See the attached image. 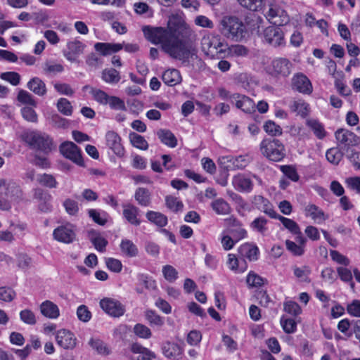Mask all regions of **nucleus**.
I'll use <instances>...</instances> for the list:
<instances>
[{
    "mask_svg": "<svg viewBox=\"0 0 360 360\" xmlns=\"http://www.w3.org/2000/svg\"><path fill=\"white\" fill-rule=\"evenodd\" d=\"M145 37L154 44H161L162 49L171 57L183 63L195 55V50L172 32L162 27H144Z\"/></svg>",
    "mask_w": 360,
    "mask_h": 360,
    "instance_id": "1",
    "label": "nucleus"
},
{
    "mask_svg": "<svg viewBox=\"0 0 360 360\" xmlns=\"http://www.w3.org/2000/svg\"><path fill=\"white\" fill-rule=\"evenodd\" d=\"M22 139L34 150L48 154L56 148L52 138L39 131H26L22 134Z\"/></svg>",
    "mask_w": 360,
    "mask_h": 360,
    "instance_id": "2",
    "label": "nucleus"
},
{
    "mask_svg": "<svg viewBox=\"0 0 360 360\" xmlns=\"http://www.w3.org/2000/svg\"><path fill=\"white\" fill-rule=\"evenodd\" d=\"M219 30L227 38L236 41L243 39L247 33L245 25L234 16L223 17L219 23Z\"/></svg>",
    "mask_w": 360,
    "mask_h": 360,
    "instance_id": "3",
    "label": "nucleus"
},
{
    "mask_svg": "<svg viewBox=\"0 0 360 360\" xmlns=\"http://www.w3.org/2000/svg\"><path fill=\"white\" fill-rule=\"evenodd\" d=\"M259 148L262 154L271 161L278 162L285 157L284 146L278 139H264Z\"/></svg>",
    "mask_w": 360,
    "mask_h": 360,
    "instance_id": "4",
    "label": "nucleus"
},
{
    "mask_svg": "<svg viewBox=\"0 0 360 360\" xmlns=\"http://www.w3.org/2000/svg\"><path fill=\"white\" fill-rule=\"evenodd\" d=\"M268 7L265 16L271 24L276 26H283L289 22V16L281 5L276 2H271Z\"/></svg>",
    "mask_w": 360,
    "mask_h": 360,
    "instance_id": "5",
    "label": "nucleus"
},
{
    "mask_svg": "<svg viewBox=\"0 0 360 360\" xmlns=\"http://www.w3.org/2000/svg\"><path fill=\"white\" fill-rule=\"evenodd\" d=\"M335 136L338 141V146L346 153H347V149L352 150L359 143V137L354 132L346 129H338Z\"/></svg>",
    "mask_w": 360,
    "mask_h": 360,
    "instance_id": "6",
    "label": "nucleus"
},
{
    "mask_svg": "<svg viewBox=\"0 0 360 360\" xmlns=\"http://www.w3.org/2000/svg\"><path fill=\"white\" fill-rule=\"evenodd\" d=\"M292 64L287 58H278L273 60L268 67V72L276 77H287L292 71Z\"/></svg>",
    "mask_w": 360,
    "mask_h": 360,
    "instance_id": "7",
    "label": "nucleus"
},
{
    "mask_svg": "<svg viewBox=\"0 0 360 360\" xmlns=\"http://www.w3.org/2000/svg\"><path fill=\"white\" fill-rule=\"evenodd\" d=\"M53 236L58 242L72 243L76 238V226L71 223L58 226L53 230Z\"/></svg>",
    "mask_w": 360,
    "mask_h": 360,
    "instance_id": "8",
    "label": "nucleus"
},
{
    "mask_svg": "<svg viewBox=\"0 0 360 360\" xmlns=\"http://www.w3.org/2000/svg\"><path fill=\"white\" fill-rule=\"evenodd\" d=\"M60 151L66 158L72 160L79 166H84L79 148L73 142L65 141L60 146Z\"/></svg>",
    "mask_w": 360,
    "mask_h": 360,
    "instance_id": "9",
    "label": "nucleus"
},
{
    "mask_svg": "<svg viewBox=\"0 0 360 360\" xmlns=\"http://www.w3.org/2000/svg\"><path fill=\"white\" fill-rule=\"evenodd\" d=\"M281 26H269L264 31L265 41L273 46L277 47L285 44L284 34Z\"/></svg>",
    "mask_w": 360,
    "mask_h": 360,
    "instance_id": "10",
    "label": "nucleus"
},
{
    "mask_svg": "<svg viewBox=\"0 0 360 360\" xmlns=\"http://www.w3.org/2000/svg\"><path fill=\"white\" fill-rule=\"evenodd\" d=\"M86 45L82 41L74 39L68 41L67 49L63 51L64 57L71 63L78 62V57L84 53Z\"/></svg>",
    "mask_w": 360,
    "mask_h": 360,
    "instance_id": "11",
    "label": "nucleus"
},
{
    "mask_svg": "<svg viewBox=\"0 0 360 360\" xmlns=\"http://www.w3.org/2000/svg\"><path fill=\"white\" fill-rule=\"evenodd\" d=\"M226 45L224 44L218 37L204 38L202 42V51L213 57L216 53H221L225 51Z\"/></svg>",
    "mask_w": 360,
    "mask_h": 360,
    "instance_id": "12",
    "label": "nucleus"
},
{
    "mask_svg": "<svg viewBox=\"0 0 360 360\" xmlns=\"http://www.w3.org/2000/svg\"><path fill=\"white\" fill-rule=\"evenodd\" d=\"M33 198L38 202V210L43 213H49L52 211V196L49 192L37 188L33 190Z\"/></svg>",
    "mask_w": 360,
    "mask_h": 360,
    "instance_id": "13",
    "label": "nucleus"
},
{
    "mask_svg": "<svg viewBox=\"0 0 360 360\" xmlns=\"http://www.w3.org/2000/svg\"><path fill=\"white\" fill-rule=\"evenodd\" d=\"M292 88L298 92L309 95L313 91V86L309 78L303 73L298 72L292 78Z\"/></svg>",
    "mask_w": 360,
    "mask_h": 360,
    "instance_id": "14",
    "label": "nucleus"
},
{
    "mask_svg": "<svg viewBox=\"0 0 360 360\" xmlns=\"http://www.w3.org/2000/svg\"><path fill=\"white\" fill-rule=\"evenodd\" d=\"M4 195L11 201L16 200L21 198L22 191L20 187L13 181H6L0 179V195Z\"/></svg>",
    "mask_w": 360,
    "mask_h": 360,
    "instance_id": "15",
    "label": "nucleus"
},
{
    "mask_svg": "<svg viewBox=\"0 0 360 360\" xmlns=\"http://www.w3.org/2000/svg\"><path fill=\"white\" fill-rule=\"evenodd\" d=\"M100 307L106 314L112 317H120L125 311L124 307L119 301L111 298L101 300Z\"/></svg>",
    "mask_w": 360,
    "mask_h": 360,
    "instance_id": "16",
    "label": "nucleus"
},
{
    "mask_svg": "<svg viewBox=\"0 0 360 360\" xmlns=\"http://www.w3.org/2000/svg\"><path fill=\"white\" fill-rule=\"evenodd\" d=\"M231 101L235 103L237 108L241 110L245 113H253L255 112V104L253 100L245 95L240 94H233L231 96Z\"/></svg>",
    "mask_w": 360,
    "mask_h": 360,
    "instance_id": "17",
    "label": "nucleus"
},
{
    "mask_svg": "<svg viewBox=\"0 0 360 360\" xmlns=\"http://www.w3.org/2000/svg\"><path fill=\"white\" fill-rule=\"evenodd\" d=\"M57 344L65 349H72L76 346L77 339L70 330L62 329L56 334Z\"/></svg>",
    "mask_w": 360,
    "mask_h": 360,
    "instance_id": "18",
    "label": "nucleus"
},
{
    "mask_svg": "<svg viewBox=\"0 0 360 360\" xmlns=\"http://www.w3.org/2000/svg\"><path fill=\"white\" fill-rule=\"evenodd\" d=\"M105 142L114 153L118 157L124 155V148L121 143V138L114 131H108L105 134Z\"/></svg>",
    "mask_w": 360,
    "mask_h": 360,
    "instance_id": "19",
    "label": "nucleus"
},
{
    "mask_svg": "<svg viewBox=\"0 0 360 360\" xmlns=\"http://www.w3.org/2000/svg\"><path fill=\"white\" fill-rule=\"evenodd\" d=\"M238 253L243 259L246 258L250 262H255L259 258V250L255 244L246 243L239 247Z\"/></svg>",
    "mask_w": 360,
    "mask_h": 360,
    "instance_id": "20",
    "label": "nucleus"
},
{
    "mask_svg": "<svg viewBox=\"0 0 360 360\" xmlns=\"http://www.w3.org/2000/svg\"><path fill=\"white\" fill-rule=\"evenodd\" d=\"M139 212L140 210L131 204L123 205V217L134 226H138L141 224V220L139 219Z\"/></svg>",
    "mask_w": 360,
    "mask_h": 360,
    "instance_id": "21",
    "label": "nucleus"
},
{
    "mask_svg": "<svg viewBox=\"0 0 360 360\" xmlns=\"http://www.w3.org/2000/svg\"><path fill=\"white\" fill-rule=\"evenodd\" d=\"M162 352L165 357L177 359L183 354V349L178 344L167 341L162 344Z\"/></svg>",
    "mask_w": 360,
    "mask_h": 360,
    "instance_id": "22",
    "label": "nucleus"
},
{
    "mask_svg": "<svg viewBox=\"0 0 360 360\" xmlns=\"http://www.w3.org/2000/svg\"><path fill=\"white\" fill-rule=\"evenodd\" d=\"M254 203L259 210L272 219H274L278 214L269 200L262 195L255 196Z\"/></svg>",
    "mask_w": 360,
    "mask_h": 360,
    "instance_id": "23",
    "label": "nucleus"
},
{
    "mask_svg": "<svg viewBox=\"0 0 360 360\" xmlns=\"http://www.w3.org/2000/svg\"><path fill=\"white\" fill-rule=\"evenodd\" d=\"M40 312L46 318L55 319L60 315L58 307L49 300H46L40 304Z\"/></svg>",
    "mask_w": 360,
    "mask_h": 360,
    "instance_id": "24",
    "label": "nucleus"
},
{
    "mask_svg": "<svg viewBox=\"0 0 360 360\" xmlns=\"http://www.w3.org/2000/svg\"><path fill=\"white\" fill-rule=\"evenodd\" d=\"M227 265L231 271L237 274L243 273L248 269V264L245 259H238L233 254L228 255Z\"/></svg>",
    "mask_w": 360,
    "mask_h": 360,
    "instance_id": "25",
    "label": "nucleus"
},
{
    "mask_svg": "<svg viewBox=\"0 0 360 360\" xmlns=\"http://www.w3.org/2000/svg\"><path fill=\"white\" fill-rule=\"evenodd\" d=\"M94 49L96 51L99 52L101 56H105L122 50L123 46L121 44L97 42L94 44Z\"/></svg>",
    "mask_w": 360,
    "mask_h": 360,
    "instance_id": "26",
    "label": "nucleus"
},
{
    "mask_svg": "<svg viewBox=\"0 0 360 360\" xmlns=\"http://www.w3.org/2000/svg\"><path fill=\"white\" fill-rule=\"evenodd\" d=\"M234 187L239 191L249 193L252 190V181L242 174L235 176L233 179Z\"/></svg>",
    "mask_w": 360,
    "mask_h": 360,
    "instance_id": "27",
    "label": "nucleus"
},
{
    "mask_svg": "<svg viewBox=\"0 0 360 360\" xmlns=\"http://www.w3.org/2000/svg\"><path fill=\"white\" fill-rule=\"evenodd\" d=\"M162 79L165 84L174 86L181 82V77L176 69H168L163 72Z\"/></svg>",
    "mask_w": 360,
    "mask_h": 360,
    "instance_id": "28",
    "label": "nucleus"
},
{
    "mask_svg": "<svg viewBox=\"0 0 360 360\" xmlns=\"http://www.w3.org/2000/svg\"><path fill=\"white\" fill-rule=\"evenodd\" d=\"M304 212L306 216L310 217L317 223H320L326 220L323 211L316 205L309 204L307 205L305 207Z\"/></svg>",
    "mask_w": 360,
    "mask_h": 360,
    "instance_id": "29",
    "label": "nucleus"
},
{
    "mask_svg": "<svg viewBox=\"0 0 360 360\" xmlns=\"http://www.w3.org/2000/svg\"><path fill=\"white\" fill-rule=\"evenodd\" d=\"M250 227L253 231L264 236L269 231L268 220L264 217H257L250 223Z\"/></svg>",
    "mask_w": 360,
    "mask_h": 360,
    "instance_id": "30",
    "label": "nucleus"
},
{
    "mask_svg": "<svg viewBox=\"0 0 360 360\" xmlns=\"http://www.w3.org/2000/svg\"><path fill=\"white\" fill-rule=\"evenodd\" d=\"M27 88L35 94L43 96L46 93L45 83L39 77H34L27 83Z\"/></svg>",
    "mask_w": 360,
    "mask_h": 360,
    "instance_id": "31",
    "label": "nucleus"
},
{
    "mask_svg": "<svg viewBox=\"0 0 360 360\" xmlns=\"http://www.w3.org/2000/svg\"><path fill=\"white\" fill-rule=\"evenodd\" d=\"M120 246L122 253L127 257H134L139 254L138 248L129 239L122 240Z\"/></svg>",
    "mask_w": 360,
    "mask_h": 360,
    "instance_id": "32",
    "label": "nucleus"
},
{
    "mask_svg": "<svg viewBox=\"0 0 360 360\" xmlns=\"http://www.w3.org/2000/svg\"><path fill=\"white\" fill-rule=\"evenodd\" d=\"M344 155H346V152L338 146L328 149L326 151V157L331 164L338 165L342 160Z\"/></svg>",
    "mask_w": 360,
    "mask_h": 360,
    "instance_id": "33",
    "label": "nucleus"
},
{
    "mask_svg": "<svg viewBox=\"0 0 360 360\" xmlns=\"http://www.w3.org/2000/svg\"><path fill=\"white\" fill-rule=\"evenodd\" d=\"M307 125L319 139H323L326 136L324 126L317 120H307Z\"/></svg>",
    "mask_w": 360,
    "mask_h": 360,
    "instance_id": "34",
    "label": "nucleus"
},
{
    "mask_svg": "<svg viewBox=\"0 0 360 360\" xmlns=\"http://www.w3.org/2000/svg\"><path fill=\"white\" fill-rule=\"evenodd\" d=\"M157 135L160 141L165 145L171 148H174L177 145V140L174 134L167 129H160Z\"/></svg>",
    "mask_w": 360,
    "mask_h": 360,
    "instance_id": "35",
    "label": "nucleus"
},
{
    "mask_svg": "<svg viewBox=\"0 0 360 360\" xmlns=\"http://www.w3.org/2000/svg\"><path fill=\"white\" fill-rule=\"evenodd\" d=\"M146 217L149 221L160 227H164L167 224V217L158 212L148 211Z\"/></svg>",
    "mask_w": 360,
    "mask_h": 360,
    "instance_id": "36",
    "label": "nucleus"
},
{
    "mask_svg": "<svg viewBox=\"0 0 360 360\" xmlns=\"http://www.w3.org/2000/svg\"><path fill=\"white\" fill-rule=\"evenodd\" d=\"M101 78L105 82L113 84L118 83L121 77L117 70L114 68H106L102 71Z\"/></svg>",
    "mask_w": 360,
    "mask_h": 360,
    "instance_id": "37",
    "label": "nucleus"
},
{
    "mask_svg": "<svg viewBox=\"0 0 360 360\" xmlns=\"http://www.w3.org/2000/svg\"><path fill=\"white\" fill-rule=\"evenodd\" d=\"M134 198L141 206H149L150 200V193L149 191L144 188H139L136 189Z\"/></svg>",
    "mask_w": 360,
    "mask_h": 360,
    "instance_id": "38",
    "label": "nucleus"
},
{
    "mask_svg": "<svg viewBox=\"0 0 360 360\" xmlns=\"http://www.w3.org/2000/svg\"><path fill=\"white\" fill-rule=\"evenodd\" d=\"M211 207L217 214H227L231 208L227 202L222 198H218L211 203Z\"/></svg>",
    "mask_w": 360,
    "mask_h": 360,
    "instance_id": "39",
    "label": "nucleus"
},
{
    "mask_svg": "<svg viewBox=\"0 0 360 360\" xmlns=\"http://www.w3.org/2000/svg\"><path fill=\"white\" fill-rule=\"evenodd\" d=\"M37 181L41 186L49 188H56L58 182L55 177L49 174H39L37 175Z\"/></svg>",
    "mask_w": 360,
    "mask_h": 360,
    "instance_id": "40",
    "label": "nucleus"
},
{
    "mask_svg": "<svg viewBox=\"0 0 360 360\" xmlns=\"http://www.w3.org/2000/svg\"><path fill=\"white\" fill-rule=\"evenodd\" d=\"M274 219H278L282 223L284 228L288 229L291 233H300V227L292 219L279 214H277Z\"/></svg>",
    "mask_w": 360,
    "mask_h": 360,
    "instance_id": "41",
    "label": "nucleus"
},
{
    "mask_svg": "<svg viewBox=\"0 0 360 360\" xmlns=\"http://www.w3.org/2000/svg\"><path fill=\"white\" fill-rule=\"evenodd\" d=\"M129 139L132 146L139 149L146 150L148 148V143L147 141L144 139L143 136L136 133H130Z\"/></svg>",
    "mask_w": 360,
    "mask_h": 360,
    "instance_id": "42",
    "label": "nucleus"
},
{
    "mask_svg": "<svg viewBox=\"0 0 360 360\" xmlns=\"http://www.w3.org/2000/svg\"><path fill=\"white\" fill-rule=\"evenodd\" d=\"M290 108L292 111L296 112L303 117L308 115L309 110V104L301 99L293 101L290 105Z\"/></svg>",
    "mask_w": 360,
    "mask_h": 360,
    "instance_id": "43",
    "label": "nucleus"
},
{
    "mask_svg": "<svg viewBox=\"0 0 360 360\" xmlns=\"http://www.w3.org/2000/svg\"><path fill=\"white\" fill-rule=\"evenodd\" d=\"M264 0H237L243 8L251 11H258L262 9Z\"/></svg>",
    "mask_w": 360,
    "mask_h": 360,
    "instance_id": "44",
    "label": "nucleus"
},
{
    "mask_svg": "<svg viewBox=\"0 0 360 360\" xmlns=\"http://www.w3.org/2000/svg\"><path fill=\"white\" fill-rule=\"evenodd\" d=\"M89 345L99 354L108 355L110 353L106 345L100 339L92 338L89 340Z\"/></svg>",
    "mask_w": 360,
    "mask_h": 360,
    "instance_id": "45",
    "label": "nucleus"
},
{
    "mask_svg": "<svg viewBox=\"0 0 360 360\" xmlns=\"http://www.w3.org/2000/svg\"><path fill=\"white\" fill-rule=\"evenodd\" d=\"M64 67L60 63L47 62L43 66V71L48 76H54L58 73L62 72Z\"/></svg>",
    "mask_w": 360,
    "mask_h": 360,
    "instance_id": "46",
    "label": "nucleus"
},
{
    "mask_svg": "<svg viewBox=\"0 0 360 360\" xmlns=\"http://www.w3.org/2000/svg\"><path fill=\"white\" fill-rule=\"evenodd\" d=\"M137 279L139 283L144 285L147 290H155L157 289L155 281L148 274H139L137 275Z\"/></svg>",
    "mask_w": 360,
    "mask_h": 360,
    "instance_id": "47",
    "label": "nucleus"
},
{
    "mask_svg": "<svg viewBox=\"0 0 360 360\" xmlns=\"http://www.w3.org/2000/svg\"><path fill=\"white\" fill-rule=\"evenodd\" d=\"M90 94L93 98L101 105H107L110 96L104 91L91 87Z\"/></svg>",
    "mask_w": 360,
    "mask_h": 360,
    "instance_id": "48",
    "label": "nucleus"
},
{
    "mask_svg": "<svg viewBox=\"0 0 360 360\" xmlns=\"http://www.w3.org/2000/svg\"><path fill=\"white\" fill-rule=\"evenodd\" d=\"M229 162H231L233 168L235 169H244L250 163V160L246 155L231 157L229 158Z\"/></svg>",
    "mask_w": 360,
    "mask_h": 360,
    "instance_id": "49",
    "label": "nucleus"
},
{
    "mask_svg": "<svg viewBox=\"0 0 360 360\" xmlns=\"http://www.w3.org/2000/svg\"><path fill=\"white\" fill-rule=\"evenodd\" d=\"M280 322L285 333L290 334L296 331L297 323L293 319L287 318L286 316H283L281 318Z\"/></svg>",
    "mask_w": 360,
    "mask_h": 360,
    "instance_id": "50",
    "label": "nucleus"
},
{
    "mask_svg": "<svg viewBox=\"0 0 360 360\" xmlns=\"http://www.w3.org/2000/svg\"><path fill=\"white\" fill-rule=\"evenodd\" d=\"M167 207L173 212H179L184 207V205L176 197L167 195L165 197Z\"/></svg>",
    "mask_w": 360,
    "mask_h": 360,
    "instance_id": "51",
    "label": "nucleus"
},
{
    "mask_svg": "<svg viewBox=\"0 0 360 360\" xmlns=\"http://www.w3.org/2000/svg\"><path fill=\"white\" fill-rule=\"evenodd\" d=\"M63 205L69 215L76 216L79 212L78 202L75 200L67 198L64 200Z\"/></svg>",
    "mask_w": 360,
    "mask_h": 360,
    "instance_id": "52",
    "label": "nucleus"
},
{
    "mask_svg": "<svg viewBox=\"0 0 360 360\" xmlns=\"http://www.w3.org/2000/svg\"><path fill=\"white\" fill-rule=\"evenodd\" d=\"M57 108L59 112L66 116H70L72 113V106L70 102L65 98H60L58 101Z\"/></svg>",
    "mask_w": 360,
    "mask_h": 360,
    "instance_id": "53",
    "label": "nucleus"
},
{
    "mask_svg": "<svg viewBox=\"0 0 360 360\" xmlns=\"http://www.w3.org/2000/svg\"><path fill=\"white\" fill-rule=\"evenodd\" d=\"M162 271L164 278L170 283L174 282L178 278L177 270L171 265L163 266Z\"/></svg>",
    "mask_w": 360,
    "mask_h": 360,
    "instance_id": "54",
    "label": "nucleus"
},
{
    "mask_svg": "<svg viewBox=\"0 0 360 360\" xmlns=\"http://www.w3.org/2000/svg\"><path fill=\"white\" fill-rule=\"evenodd\" d=\"M18 101L22 103L27 104L33 107L37 106V102L35 101L33 96L25 90H20L18 92Z\"/></svg>",
    "mask_w": 360,
    "mask_h": 360,
    "instance_id": "55",
    "label": "nucleus"
},
{
    "mask_svg": "<svg viewBox=\"0 0 360 360\" xmlns=\"http://www.w3.org/2000/svg\"><path fill=\"white\" fill-rule=\"evenodd\" d=\"M15 292L10 287H0V300L3 302H11L15 297Z\"/></svg>",
    "mask_w": 360,
    "mask_h": 360,
    "instance_id": "56",
    "label": "nucleus"
},
{
    "mask_svg": "<svg viewBox=\"0 0 360 360\" xmlns=\"http://www.w3.org/2000/svg\"><path fill=\"white\" fill-rule=\"evenodd\" d=\"M108 104L111 109L115 110H126L127 109L124 101L115 96H110Z\"/></svg>",
    "mask_w": 360,
    "mask_h": 360,
    "instance_id": "57",
    "label": "nucleus"
},
{
    "mask_svg": "<svg viewBox=\"0 0 360 360\" xmlns=\"http://www.w3.org/2000/svg\"><path fill=\"white\" fill-rule=\"evenodd\" d=\"M246 282L250 288H257L264 284V279L255 272L250 271L248 274Z\"/></svg>",
    "mask_w": 360,
    "mask_h": 360,
    "instance_id": "58",
    "label": "nucleus"
},
{
    "mask_svg": "<svg viewBox=\"0 0 360 360\" xmlns=\"http://www.w3.org/2000/svg\"><path fill=\"white\" fill-rule=\"evenodd\" d=\"M20 320L27 325H34L37 323L35 314L30 309H24L20 312Z\"/></svg>",
    "mask_w": 360,
    "mask_h": 360,
    "instance_id": "59",
    "label": "nucleus"
},
{
    "mask_svg": "<svg viewBox=\"0 0 360 360\" xmlns=\"http://www.w3.org/2000/svg\"><path fill=\"white\" fill-rule=\"evenodd\" d=\"M264 131L271 136H279L282 134V129L273 121L269 120L264 124Z\"/></svg>",
    "mask_w": 360,
    "mask_h": 360,
    "instance_id": "60",
    "label": "nucleus"
},
{
    "mask_svg": "<svg viewBox=\"0 0 360 360\" xmlns=\"http://www.w3.org/2000/svg\"><path fill=\"white\" fill-rule=\"evenodd\" d=\"M283 305L284 311L292 316H297L302 312L301 307L295 302L287 301Z\"/></svg>",
    "mask_w": 360,
    "mask_h": 360,
    "instance_id": "61",
    "label": "nucleus"
},
{
    "mask_svg": "<svg viewBox=\"0 0 360 360\" xmlns=\"http://www.w3.org/2000/svg\"><path fill=\"white\" fill-rule=\"evenodd\" d=\"M248 53V49L243 45L236 44L229 48V54L231 56H245Z\"/></svg>",
    "mask_w": 360,
    "mask_h": 360,
    "instance_id": "62",
    "label": "nucleus"
},
{
    "mask_svg": "<svg viewBox=\"0 0 360 360\" xmlns=\"http://www.w3.org/2000/svg\"><path fill=\"white\" fill-rule=\"evenodd\" d=\"M330 256L334 262L344 266H347L350 264L349 259L337 250H330Z\"/></svg>",
    "mask_w": 360,
    "mask_h": 360,
    "instance_id": "63",
    "label": "nucleus"
},
{
    "mask_svg": "<svg viewBox=\"0 0 360 360\" xmlns=\"http://www.w3.org/2000/svg\"><path fill=\"white\" fill-rule=\"evenodd\" d=\"M347 158L352 163L356 169H360V152L354 148L352 150L347 149Z\"/></svg>",
    "mask_w": 360,
    "mask_h": 360,
    "instance_id": "64",
    "label": "nucleus"
}]
</instances>
